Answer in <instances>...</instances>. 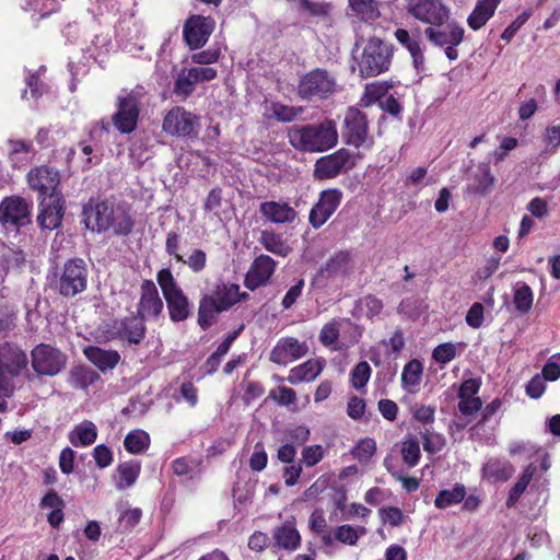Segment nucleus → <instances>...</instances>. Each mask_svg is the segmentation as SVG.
<instances>
[{
    "label": "nucleus",
    "mask_w": 560,
    "mask_h": 560,
    "mask_svg": "<svg viewBox=\"0 0 560 560\" xmlns=\"http://www.w3.org/2000/svg\"><path fill=\"white\" fill-rule=\"evenodd\" d=\"M83 222L92 232L103 233L113 231L115 235H129L133 228V220L122 207H115L107 200L90 199L83 206Z\"/></svg>",
    "instance_id": "f257e3e1"
},
{
    "label": "nucleus",
    "mask_w": 560,
    "mask_h": 560,
    "mask_svg": "<svg viewBox=\"0 0 560 560\" xmlns=\"http://www.w3.org/2000/svg\"><path fill=\"white\" fill-rule=\"evenodd\" d=\"M290 144L303 152H324L338 143L337 124L324 119L318 124L295 125L288 131Z\"/></svg>",
    "instance_id": "f03ea898"
},
{
    "label": "nucleus",
    "mask_w": 560,
    "mask_h": 560,
    "mask_svg": "<svg viewBox=\"0 0 560 560\" xmlns=\"http://www.w3.org/2000/svg\"><path fill=\"white\" fill-rule=\"evenodd\" d=\"M156 281L166 302L170 319L174 323L186 320L191 314V304L168 268L161 269Z\"/></svg>",
    "instance_id": "7ed1b4c3"
},
{
    "label": "nucleus",
    "mask_w": 560,
    "mask_h": 560,
    "mask_svg": "<svg viewBox=\"0 0 560 560\" xmlns=\"http://www.w3.org/2000/svg\"><path fill=\"white\" fill-rule=\"evenodd\" d=\"M28 359L19 347L3 343L0 345V397H11L15 390L12 378L28 373Z\"/></svg>",
    "instance_id": "20e7f679"
},
{
    "label": "nucleus",
    "mask_w": 560,
    "mask_h": 560,
    "mask_svg": "<svg viewBox=\"0 0 560 560\" xmlns=\"http://www.w3.org/2000/svg\"><path fill=\"white\" fill-rule=\"evenodd\" d=\"M465 30L456 21L448 18L444 24L428 26L424 30L425 38L434 46L443 48L448 60L454 61L458 58L456 47L464 40Z\"/></svg>",
    "instance_id": "39448f33"
},
{
    "label": "nucleus",
    "mask_w": 560,
    "mask_h": 560,
    "mask_svg": "<svg viewBox=\"0 0 560 560\" xmlns=\"http://www.w3.org/2000/svg\"><path fill=\"white\" fill-rule=\"evenodd\" d=\"M335 77L324 69H314L304 74L298 84V95L305 101L315 102L328 98L336 92Z\"/></svg>",
    "instance_id": "423d86ee"
},
{
    "label": "nucleus",
    "mask_w": 560,
    "mask_h": 560,
    "mask_svg": "<svg viewBox=\"0 0 560 560\" xmlns=\"http://www.w3.org/2000/svg\"><path fill=\"white\" fill-rule=\"evenodd\" d=\"M392 60L390 45L380 38H371L364 46L358 61L362 77H375L388 70Z\"/></svg>",
    "instance_id": "0eeeda50"
},
{
    "label": "nucleus",
    "mask_w": 560,
    "mask_h": 560,
    "mask_svg": "<svg viewBox=\"0 0 560 560\" xmlns=\"http://www.w3.org/2000/svg\"><path fill=\"white\" fill-rule=\"evenodd\" d=\"M361 331L348 318H337L324 325L319 334L320 342L326 346H334L335 350L347 348L359 341Z\"/></svg>",
    "instance_id": "6e6552de"
},
{
    "label": "nucleus",
    "mask_w": 560,
    "mask_h": 560,
    "mask_svg": "<svg viewBox=\"0 0 560 560\" xmlns=\"http://www.w3.org/2000/svg\"><path fill=\"white\" fill-rule=\"evenodd\" d=\"M88 269L84 260L74 258L68 260L57 281V289L63 296H74L86 289Z\"/></svg>",
    "instance_id": "1a4fd4ad"
},
{
    "label": "nucleus",
    "mask_w": 560,
    "mask_h": 560,
    "mask_svg": "<svg viewBox=\"0 0 560 560\" xmlns=\"http://www.w3.org/2000/svg\"><path fill=\"white\" fill-rule=\"evenodd\" d=\"M199 127V117L179 106L166 113L162 125L165 133L178 138L197 137Z\"/></svg>",
    "instance_id": "9d476101"
},
{
    "label": "nucleus",
    "mask_w": 560,
    "mask_h": 560,
    "mask_svg": "<svg viewBox=\"0 0 560 560\" xmlns=\"http://www.w3.org/2000/svg\"><path fill=\"white\" fill-rule=\"evenodd\" d=\"M346 142L355 148L371 149L373 139L369 135L366 116L358 108H348L343 119Z\"/></svg>",
    "instance_id": "9b49d317"
},
{
    "label": "nucleus",
    "mask_w": 560,
    "mask_h": 560,
    "mask_svg": "<svg viewBox=\"0 0 560 560\" xmlns=\"http://www.w3.org/2000/svg\"><path fill=\"white\" fill-rule=\"evenodd\" d=\"M406 10L429 26L444 24L451 16V9L442 0H407Z\"/></svg>",
    "instance_id": "f8f14e48"
},
{
    "label": "nucleus",
    "mask_w": 560,
    "mask_h": 560,
    "mask_svg": "<svg viewBox=\"0 0 560 560\" xmlns=\"http://www.w3.org/2000/svg\"><path fill=\"white\" fill-rule=\"evenodd\" d=\"M32 368L38 375L55 376L65 366L67 357L49 345H38L32 350Z\"/></svg>",
    "instance_id": "ddd939ff"
},
{
    "label": "nucleus",
    "mask_w": 560,
    "mask_h": 560,
    "mask_svg": "<svg viewBox=\"0 0 560 560\" xmlns=\"http://www.w3.org/2000/svg\"><path fill=\"white\" fill-rule=\"evenodd\" d=\"M352 167L351 153L341 148L331 154L319 158L314 165L317 179H330Z\"/></svg>",
    "instance_id": "4468645a"
},
{
    "label": "nucleus",
    "mask_w": 560,
    "mask_h": 560,
    "mask_svg": "<svg viewBox=\"0 0 560 560\" xmlns=\"http://www.w3.org/2000/svg\"><path fill=\"white\" fill-rule=\"evenodd\" d=\"M27 183L31 189L38 192L40 199L61 195L58 190L60 175L54 167L43 165L32 168L27 173Z\"/></svg>",
    "instance_id": "2eb2a0df"
},
{
    "label": "nucleus",
    "mask_w": 560,
    "mask_h": 560,
    "mask_svg": "<svg viewBox=\"0 0 560 560\" xmlns=\"http://www.w3.org/2000/svg\"><path fill=\"white\" fill-rule=\"evenodd\" d=\"M218 71L212 67H191L183 68L175 80L174 93L177 96H189L197 83H203L213 80Z\"/></svg>",
    "instance_id": "dca6fc26"
},
{
    "label": "nucleus",
    "mask_w": 560,
    "mask_h": 560,
    "mask_svg": "<svg viewBox=\"0 0 560 560\" xmlns=\"http://www.w3.org/2000/svg\"><path fill=\"white\" fill-rule=\"evenodd\" d=\"M139 118V101L135 93L118 97V109L113 116L114 126L121 133H130L137 127Z\"/></svg>",
    "instance_id": "f3484780"
},
{
    "label": "nucleus",
    "mask_w": 560,
    "mask_h": 560,
    "mask_svg": "<svg viewBox=\"0 0 560 560\" xmlns=\"http://www.w3.org/2000/svg\"><path fill=\"white\" fill-rule=\"evenodd\" d=\"M339 189H327L320 192L318 201L310 211L308 222L314 229L323 226L334 214L341 202Z\"/></svg>",
    "instance_id": "a211bd4d"
},
{
    "label": "nucleus",
    "mask_w": 560,
    "mask_h": 560,
    "mask_svg": "<svg viewBox=\"0 0 560 560\" xmlns=\"http://www.w3.org/2000/svg\"><path fill=\"white\" fill-rule=\"evenodd\" d=\"M214 27V21L211 18L194 15L188 19L184 26V37L191 49L203 46Z\"/></svg>",
    "instance_id": "6ab92c4d"
},
{
    "label": "nucleus",
    "mask_w": 560,
    "mask_h": 560,
    "mask_svg": "<svg viewBox=\"0 0 560 560\" xmlns=\"http://www.w3.org/2000/svg\"><path fill=\"white\" fill-rule=\"evenodd\" d=\"M63 203L61 195L40 199L37 222L42 229L52 231L61 224L65 213Z\"/></svg>",
    "instance_id": "aec40b11"
},
{
    "label": "nucleus",
    "mask_w": 560,
    "mask_h": 560,
    "mask_svg": "<svg viewBox=\"0 0 560 560\" xmlns=\"http://www.w3.org/2000/svg\"><path fill=\"white\" fill-rule=\"evenodd\" d=\"M31 207L21 197H9L0 203V221L3 224L25 225L30 222Z\"/></svg>",
    "instance_id": "412c9836"
},
{
    "label": "nucleus",
    "mask_w": 560,
    "mask_h": 560,
    "mask_svg": "<svg viewBox=\"0 0 560 560\" xmlns=\"http://www.w3.org/2000/svg\"><path fill=\"white\" fill-rule=\"evenodd\" d=\"M140 289L141 296L138 305L140 318H156L162 313L164 303L155 283L152 280H143Z\"/></svg>",
    "instance_id": "4be33fe9"
},
{
    "label": "nucleus",
    "mask_w": 560,
    "mask_h": 560,
    "mask_svg": "<svg viewBox=\"0 0 560 560\" xmlns=\"http://www.w3.org/2000/svg\"><path fill=\"white\" fill-rule=\"evenodd\" d=\"M276 269V261L268 255L258 256L250 265L246 277L245 287L252 291L265 285Z\"/></svg>",
    "instance_id": "5701e85b"
},
{
    "label": "nucleus",
    "mask_w": 560,
    "mask_h": 560,
    "mask_svg": "<svg viewBox=\"0 0 560 560\" xmlns=\"http://www.w3.org/2000/svg\"><path fill=\"white\" fill-rule=\"evenodd\" d=\"M307 352V346L296 338L287 337L280 339L270 353V360L277 364L287 365L299 360Z\"/></svg>",
    "instance_id": "b1692460"
},
{
    "label": "nucleus",
    "mask_w": 560,
    "mask_h": 560,
    "mask_svg": "<svg viewBox=\"0 0 560 560\" xmlns=\"http://www.w3.org/2000/svg\"><path fill=\"white\" fill-rule=\"evenodd\" d=\"M261 217L273 224H290L294 222L298 212L284 201H264L259 205Z\"/></svg>",
    "instance_id": "393cba45"
},
{
    "label": "nucleus",
    "mask_w": 560,
    "mask_h": 560,
    "mask_svg": "<svg viewBox=\"0 0 560 560\" xmlns=\"http://www.w3.org/2000/svg\"><path fill=\"white\" fill-rule=\"evenodd\" d=\"M353 270V260L349 252L340 250L334 254L319 269L318 275L325 279H340Z\"/></svg>",
    "instance_id": "a878e982"
},
{
    "label": "nucleus",
    "mask_w": 560,
    "mask_h": 560,
    "mask_svg": "<svg viewBox=\"0 0 560 560\" xmlns=\"http://www.w3.org/2000/svg\"><path fill=\"white\" fill-rule=\"evenodd\" d=\"M115 329L119 339L133 345H139L145 335L144 322L140 317L125 318L117 323Z\"/></svg>",
    "instance_id": "bb28decb"
},
{
    "label": "nucleus",
    "mask_w": 560,
    "mask_h": 560,
    "mask_svg": "<svg viewBox=\"0 0 560 560\" xmlns=\"http://www.w3.org/2000/svg\"><path fill=\"white\" fill-rule=\"evenodd\" d=\"M83 353L102 372L113 370L120 361V354L116 350L103 349L96 346L85 347Z\"/></svg>",
    "instance_id": "cd10ccee"
},
{
    "label": "nucleus",
    "mask_w": 560,
    "mask_h": 560,
    "mask_svg": "<svg viewBox=\"0 0 560 560\" xmlns=\"http://www.w3.org/2000/svg\"><path fill=\"white\" fill-rule=\"evenodd\" d=\"M514 472L513 465L502 458L491 457L482 466L481 476L491 482L506 481Z\"/></svg>",
    "instance_id": "c85d7f7f"
},
{
    "label": "nucleus",
    "mask_w": 560,
    "mask_h": 560,
    "mask_svg": "<svg viewBox=\"0 0 560 560\" xmlns=\"http://www.w3.org/2000/svg\"><path fill=\"white\" fill-rule=\"evenodd\" d=\"M324 364L319 360H308L290 370L287 381L290 384L314 381L323 371Z\"/></svg>",
    "instance_id": "c756f323"
},
{
    "label": "nucleus",
    "mask_w": 560,
    "mask_h": 560,
    "mask_svg": "<svg viewBox=\"0 0 560 560\" xmlns=\"http://www.w3.org/2000/svg\"><path fill=\"white\" fill-rule=\"evenodd\" d=\"M275 547L293 551L301 544V536L295 526L288 522L275 528L273 530Z\"/></svg>",
    "instance_id": "7c9ffc66"
},
{
    "label": "nucleus",
    "mask_w": 560,
    "mask_h": 560,
    "mask_svg": "<svg viewBox=\"0 0 560 560\" xmlns=\"http://www.w3.org/2000/svg\"><path fill=\"white\" fill-rule=\"evenodd\" d=\"M499 3L500 0H479L467 19L469 27L475 31L481 28L492 18Z\"/></svg>",
    "instance_id": "2f4dec72"
},
{
    "label": "nucleus",
    "mask_w": 560,
    "mask_h": 560,
    "mask_svg": "<svg viewBox=\"0 0 560 560\" xmlns=\"http://www.w3.org/2000/svg\"><path fill=\"white\" fill-rule=\"evenodd\" d=\"M247 296L246 293L240 292L237 284L222 283L217 287V290L210 298L214 300L217 305L224 312L237 303L242 298Z\"/></svg>",
    "instance_id": "473e14b6"
},
{
    "label": "nucleus",
    "mask_w": 560,
    "mask_h": 560,
    "mask_svg": "<svg viewBox=\"0 0 560 560\" xmlns=\"http://www.w3.org/2000/svg\"><path fill=\"white\" fill-rule=\"evenodd\" d=\"M395 38L402 45L411 55L413 66L417 70L424 68V55L421 49L420 42L410 36L409 32L404 28H398L395 32Z\"/></svg>",
    "instance_id": "72a5a7b5"
},
{
    "label": "nucleus",
    "mask_w": 560,
    "mask_h": 560,
    "mask_svg": "<svg viewBox=\"0 0 560 560\" xmlns=\"http://www.w3.org/2000/svg\"><path fill=\"white\" fill-rule=\"evenodd\" d=\"M96 438L97 428L89 420H84L77 424L69 433V441L75 447L89 446L95 442Z\"/></svg>",
    "instance_id": "f704fd0d"
},
{
    "label": "nucleus",
    "mask_w": 560,
    "mask_h": 560,
    "mask_svg": "<svg viewBox=\"0 0 560 560\" xmlns=\"http://www.w3.org/2000/svg\"><path fill=\"white\" fill-rule=\"evenodd\" d=\"M494 184V178L490 173L488 164H480L477 173L474 175L472 183L466 187L467 194L485 196L490 192Z\"/></svg>",
    "instance_id": "c9c22d12"
},
{
    "label": "nucleus",
    "mask_w": 560,
    "mask_h": 560,
    "mask_svg": "<svg viewBox=\"0 0 560 560\" xmlns=\"http://www.w3.org/2000/svg\"><path fill=\"white\" fill-rule=\"evenodd\" d=\"M141 470L140 462L129 460L118 465L117 474L118 479L116 481V488L118 490H126L132 487L139 478Z\"/></svg>",
    "instance_id": "e433bc0d"
},
{
    "label": "nucleus",
    "mask_w": 560,
    "mask_h": 560,
    "mask_svg": "<svg viewBox=\"0 0 560 560\" xmlns=\"http://www.w3.org/2000/svg\"><path fill=\"white\" fill-rule=\"evenodd\" d=\"M98 380L100 375L94 370L81 365L72 368L68 375V383L74 389L85 390Z\"/></svg>",
    "instance_id": "4c0bfd02"
},
{
    "label": "nucleus",
    "mask_w": 560,
    "mask_h": 560,
    "mask_svg": "<svg viewBox=\"0 0 560 560\" xmlns=\"http://www.w3.org/2000/svg\"><path fill=\"white\" fill-rule=\"evenodd\" d=\"M422 373L423 365L419 360L413 359L409 361L404 366L401 373V385L404 389L408 390L409 393L416 392L420 385Z\"/></svg>",
    "instance_id": "58836bf2"
},
{
    "label": "nucleus",
    "mask_w": 560,
    "mask_h": 560,
    "mask_svg": "<svg viewBox=\"0 0 560 560\" xmlns=\"http://www.w3.org/2000/svg\"><path fill=\"white\" fill-rule=\"evenodd\" d=\"M9 148V158L13 166L21 167L31 162L34 154L31 142L23 140H10Z\"/></svg>",
    "instance_id": "ea45409f"
},
{
    "label": "nucleus",
    "mask_w": 560,
    "mask_h": 560,
    "mask_svg": "<svg viewBox=\"0 0 560 560\" xmlns=\"http://www.w3.org/2000/svg\"><path fill=\"white\" fill-rule=\"evenodd\" d=\"M223 312L210 295L200 300L198 308V324L202 329H207L215 320L217 315Z\"/></svg>",
    "instance_id": "a19ab883"
},
{
    "label": "nucleus",
    "mask_w": 560,
    "mask_h": 560,
    "mask_svg": "<svg viewBox=\"0 0 560 560\" xmlns=\"http://www.w3.org/2000/svg\"><path fill=\"white\" fill-rule=\"evenodd\" d=\"M466 495V488L462 483H456L452 489H444L439 492L434 500L438 509H447L462 502Z\"/></svg>",
    "instance_id": "79ce46f5"
},
{
    "label": "nucleus",
    "mask_w": 560,
    "mask_h": 560,
    "mask_svg": "<svg viewBox=\"0 0 560 560\" xmlns=\"http://www.w3.org/2000/svg\"><path fill=\"white\" fill-rule=\"evenodd\" d=\"M259 243L266 250L280 257H285L291 252V248L283 242L281 236L270 231L261 232Z\"/></svg>",
    "instance_id": "37998d69"
},
{
    "label": "nucleus",
    "mask_w": 560,
    "mask_h": 560,
    "mask_svg": "<svg viewBox=\"0 0 560 560\" xmlns=\"http://www.w3.org/2000/svg\"><path fill=\"white\" fill-rule=\"evenodd\" d=\"M351 10L363 21H374L380 18L378 3L375 0H349Z\"/></svg>",
    "instance_id": "c03bdc74"
},
{
    "label": "nucleus",
    "mask_w": 560,
    "mask_h": 560,
    "mask_svg": "<svg viewBox=\"0 0 560 560\" xmlns=\"http://www.w3.org/2000/svg\"><path fill=\"white\" fill-rule=\"evenodd\" d=\"M124 445L129 453L139 454L149 447L150 436L143 430H133L126 435Z\"/></svg>",
    "instance_id": "a18cd8bd"
},
{
    "label": "nucleus",
    "mask_w": 560,
    "mask_h": 560,
    "mask_svg": "<svg viewBox=\"0 0 560 560\" xmlns=\"http://www.w3.org/2000/svg\"><path fill=\"white\" fill-rule=\"evenodd\" d=\"M536 471V467L533 464H529L524 470L517 482L510 490L509 498L506 501L508 506H513L520 497L526 490L528 483L530 482L534 474Z\"/></svg>",
    "instance_id": "49530a36"
},
{
    "label": "nucleus",
    "mask_w": 560,
    "mask_h": 560,
    "mask_svg": "<svg viewBox=\"0 0 560 560\" xmlns=\"http://www.w3.org/2000/svg\"><path fill=\"white\" fill-rule=\"evenodd\" d=\"M400 454L408 467H415L420 459V444L416 436H409L401 442Z\"/></svg>",
    "instance_id": "de8ad7c7"
},
{
    "label": "nucleus",
    "mask_w": 560,
    "mask_h": 560,
    "mask_svg": "<svg viewBox=\"0 0 560 560\" xmlns=\"http://www.w3.org/2000/svg\"><path fill=\"white\" fill-rule=\"evenodd\" d=\"M388 85L386 83H371L365 86L364 95L361 98V105L370 106L374 103H380L388 92Z\"/></svg>",
    "instance_id": "09e8293b"
},
{
    "label": "nucleus",
    "mask_w": 560,
    "mask_h": 560,
    "mask_svg": "<svg viewBox=\"0 0 560 560\" xmlns=\"http://www.w3.org/2000/svg\"><path fill=\"white\" fill-rule=\"evenodd\" d=\"M533 291L529 285L522 283L515 289L514 305L517 312L527 313L533 306Z\"/></svg>",
    "instance_id": "8fccbe9b"
},
{
    "label": "nucleus",
    "mask_w": 560,
    "mask_h": 560,
    "mask_svg": "<svg viewBox=\"0 0 560 560\" xmlns=\"http://www.w3.org/2000/svg\"><path fill=\"white\" fill-rule=\"evenodd\" d=\"M365 527L354 528L351 525H341L335 529V539L353 546L357 544L360 536L365 535Z\"/></svg>",
    "instance_id": "3c124183"
},
{
    "label": "nucleus",
    "mask_w": 560,
    "mask_h": 560,
    "mask_svg": "<svg viewBox=\"0 0 560 560\" xmlns=\"http://www.w3.org/2000/svg\"><path fill=\"white\" fill-rule=\"evenodd\" d=\"M142 511L139 508H131L122 511L118 518V528L121 533L131 532L140 522Z\"/></svg>",
    "instance_id": "603ef678"
},
{
    "label": "nucleus",
    "mask_w": 560,
    "mask_h": 560,
    "mask_svg": "<svg viewBox=\"0 0 560 560\" xmlns=\"http://www.w3.org/2000/svg\"><path fill=\"white\" fill-rule=\"evenodd\" d=\"M371 366L366 361L359 362L350 373L351 384L355 389H362L371 377Z\"/></svg>",
    "instance_id": "864d4df0"
},
{
    "label": "nucleus",
    "mask_w": 560,
    "mask_h": 560,
    "mask_svg": "<svg viewBox=\"0 0 560 560\" xmlns=\"http://www.w3.org/2000/svg\"><path fill=\"white\" fill-rule=\"evenodd\" d=\"M422 439L424 451L431 454L441 452L446 445L445 438L442 434L429 429L424 430L422 433Z\"/></svg>",
    "instance_id": "5fc2aeb1"
},
{
    "label": "nucleus",
    "mask_w": 560,
    "mask_h": 560,
    "mask_svg": "<svg viewBox=\"0 0 560 560\" xmlns=\"http://www.w3.org/2000/svg\"><path fill=\"white\" fill-rule=\"evenodd\" d=\"M177 261L187 265L192 272L199 273L207 266V254L202 249L195 248L187 257L183 255V260Z\"/></svg>",
    "instance_id": "6e6d98bb"
},
{
    "label": "nucleus",
    "mask_w": 560,
    "mask_h": 560,
    "mask_svg": "<svg viewBox=\"0 0 560 560\" xmlns=\"http://www.w3.org/2000/svg\"><path fill=\"white\" fill-rule=\"evenodd\" d=\"M376 451V442L371 438L362 439L358 442L353 450V456L361 463H366L371 459Z\"/></svg>",
    "instance_id": "4d7b16f0"
},
{
    "label": "nucleus",
    "mask_w": 560,
    "mask_h": 560,
    "mask_svg": "<svg viewBox=\"0 0 560 560\" xmlns=\"http://www.w3.org/2000/svg\"><path fill=\"white\" fill-rule=\"evenodd\" d=\"M542 141L547 152L552 153L560 147V122H552L545 129Z\"/></svg>",
    "instance_id": "13d9d810"
},
{
    "label": "nucleus",
    "mask_w": 560,
    "mask_h": 560,
    "mask_svg": "<svg viewBox=\"0 0 560 560\" xmlns=\"http://www.w3.org/2000/svg\"><path fill=\"white\" fill-rule=\"evenodd\" d=\"M298 10L310 16H324L328 12V5L322 2H313L310 0H295Z\"/></svg>",
    "instance_id": "bf43d9fd"
},
{
    "label": "nucleus",
    "mask_w": 560,
    "mask_h": 560,
    "mask_svg": "<svg viewBox=\"0 0 560 560\" xmlns=\"http://www.w3.org/2000/svg\"><path fill=\"white\" fill-rule=\"evenodd\" d=\"M532 9L524 10L521 14H518L512 23L503 31L501 34V38L505 42H510L516 32L528 21L532 16Z\"/></svg>",
    "instance_id": "052dcab7"
},
{
    "label": "nucleus",
    "mask_w": 560,
    "mask_h": 560,
    "mask_svg": "<svg viewBox=\"0 0 560 560\" xmlns=\"http://www.w3.org/2000/svg\"><path fill=\"white\" fill-rule=\"evenodd\" d=\"M457 353L456 346L451 342L439 345L432 353L433 359L440 364H446L455 359Z\"/></svg>",
    "instance_id": "680f3d73"
},
{
    "label": "nucleus",
    "mask_w": 560,
    "mask_h": 560,
    "mask_svg": "<svg viewBox=\"0 0 560 560\" xmlns=\"http://www.w3.org/2000/svg\"><path fill=\"white\" fill-rule=\"evenodd\" d=\"M302 113H303L302 107H294V106H288V105H281V104L273 105V115L278 120H281V121H285V122L292 121Z\"/></svg>",
    "instance_id": "e2e57ef3"
},
{
    "label": "nucleus",
    "mask_w": 560,
    "mask_h": 560,
    "mask_svg": "<svg viewBox=\"0 0 560 560\" xmlns=\"http://www.w3.org/2000/svg\"><path fill=\"white\" fill-rule=\"evenodd\" d=\"M383 306V302L373 295L364 296L360 301V308L369 318L377 316L382 312Z\"/></svg>",
    "instance_id": "0e129e2a"
},
{
    "label": "nucleus",
    "mask_w": 560,
    "mask_h": 560,
    "mask_svg": "<svg viewBox=\"0 0 560 560\" xmlns=\"http://www.w3.org/2000/svg\"><path fill=\"white\" fill-rule=\"evenodd\" d=\"M324 454L322 445L306 446L302 451V460L307 467H313L324 458Z\"/></svg>",
    "instance_id": "69168bd1"
},
{
    "label": "nucleus",
    "mask_w": 560,
    "mask_h": 560,
    "mask_svg": "<svg viewBox=\"0 0 560 560\" xmlns=\"http://www.w3.org/2000/svg\"><path fill=\"white\" fill-rule=\"evenodd\" d=\"M269 397L282 406H289L294 404L296 400L295 392L292 388L285 386H281L278 389L271 390L269 393Z\"/></svg>",
    "instance_id": "338daca9"
},
{
    "label": "nucleus",
    "mask_w": 560,
    "mask_h": 560,
    "mask_svg": "<svg viewBox=\"0 0 560 560\" xmlns=\"http://www.w3.org/2000/svg\"><path fill=\"white\" fill-rule=\"evenodd\" d=\"M542 376L548 381L560 377V354L552 355L542 368Z\"/></svg>",
    "instance_id": "774afa93"
}]
</instances>
